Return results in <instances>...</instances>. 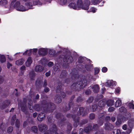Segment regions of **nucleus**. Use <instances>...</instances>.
Here are the masks:
<instances>
[{"instance_id":"1","label":"nucleus","mask_w":134,"mask_h":134,"mask_svg":"<svg viewBox=\"0 0 134 134\" xmlns=\"http://www.w3.org/2000/svg\"><path fill=\"white\" fill-rule=\"evenodd\" d=\"M63 66L66 68L69 66V64L73 62V58L71 55H65L63 58Z\"/></svg>"},{"instance_id":"2","label":"nucleus","mask_w":134,"mask_h":134,"mask_svg":"<svg viewBox=\"0 0 134 134\" xmlns=\"http://www.w3.org/2000/svg\"><path fill=\"white\" fill-rule=\"evenodd\" d=\"M56 109V106L54 104L51 102H49L47 106L43 108V111L44 113H48L53 112Z\"/></svg>"},{"instance_id":"3","label":"nucleus","mask_w":134,"mask_h":134,"mask_svg":"<svg viewBox=\"0 0 134 134\" xmlns=\"http://www.w3.org/2000/svg\"><path fill=\"white\" fill-rule=\"evenodd\" d=\"M66 116L68 118H70L71 117L74 122V125L75 127L76 128L79 125L80 119L79 117H77L76 115H71L70 114H67Z\"/></svg>"},{"instance_id":"4","label":"nucleus","mask_w":134,"mask_h":134,"mask_svg":"<svg viewBox=\"0 0 134 134\" xmlns=\"http://www.w3.org/2000/svg\"><path fill=\"white\" fill-rule=\"evenodd\" d=\"M80 89L83 88L86 86L87 84V81L85 79H82L79 81H77Z\"/></svg>"},{"instance_id":"5","label":"nucleus","mask_w":134,"mask_h":134,"mask_svg":"<svg viewBox=\"0 0 134 134\" xmlns=\"http://www.w3.org/2000/svg\"><path fill=\"white\" fill-rule=\"evenodd\" d=\"M134 124V119L131 118L128 121V125L129 126V128L128 129L126 132L127 133L129 134L132 131V129L133 128Z\"/></svg>"},{"instance_id":"6","label":"nucleus","mask_w":134,"mask_h":134,"mask_svg":"<svg viewBox=\"0 0 134 134\" xmlns=\"http://www.w3.org/2000/svg\"><path fill=\"white\" fill-rule=\"evenodd\" d=\"M38 128L40 131L43 132L47 130L48 127L46 125L41 124L38 125Z\"/></svg>"},{"instance_id":"7","label":"nucleus","mask_w":134,"mask_h":134,"mask_svg":"<svg viewBox=\"0 0 134 134\" xmlns=\"http://www.w3.org/2000/svg\"><path fill=\"white\" fill-rule=\"evenodd\" d=\"M78 85V83H77V81L75 83H74L71 85L70 88L71 90L73 91H79L80 90V88Z\"/></svg>"},{"instance_id":"8","label":"nucleus","mask_w":134,"mask_h":134,"mask_svg":"<svg viewBox=\"0 0 134 134\" xmlns=\"http://www.w3.org/2000/svg\"><path fill=\"white\" fill-rule=\"evenodd\" d=\"M49 130L51 131L53 133H58V128L56 125L54 124L53 123L51 124L50 126Z\"/></svg>"},{"instance_id":"9","label":"nucleus","mask_w":134,"mask_h":134,"mask_svg":"<svg viewBox=\"0 0 134 134\" xmlns=\"http://www.w3.org/2000/svg\"><path fill=\"white\" fill-rule=\"evenodd\" d=\"M104 129L105 130L108 131H111L114 128L113 125L109 122H107L104 124Z\"/></svg>"},{"instance_id":"10","label":"nucleus","mask_w":134,"mask_h":134,"mask_svg":"<svg viewBox=\"0 0 134 134\" xmlns=\"http://www.w3.org/2000/svg\"><path fill=\"white\" fill-rule=\"evenodd\" d=\"M48 51L45 48H41L39 49L38 54L39 55L44 56L47 55Z\"/></svg>"},{"instance_id":"11","label":"nucleus","mask_w":134,"mask_h":134,"mask_svg":"<svg viewBox=\"0 0 134 134\" xmlns=\"http://www.w3.org/2000/svg\"><path fill=\"white\" fill-rule=\"evenodd\" d=\"M77 114L78 116L82 115L83 116H85L86 114V112L85 111L83 107H81L79 108Z\"/></svg>"},{"instance_id":"12","label":"nucleus","mask_w":134,"mask_h":134,"mask_svg":"<svg viewBox=\"0 0 134 134\" xmlns=\"http://www.w3.org/2000/svg\"><path fill=\"white\" fill-rule=\"evenodd\" d=\"M44 107H42V105L41 104H36L34 105V108L36 111H39L42 110L43 111V108Z\"/></svg>"},{"instance_id":"13","label":"nucleus","mask_w":134,"mask_h":134,"mask_svg":"<svg viewBox=\"0 0 134 134\" xmlns=\"http://www.w3.org/2000/svg\"><path fill=\"white\" fill-rule=\"evenodd\" d=\"M10 103V101L8 100H6L3 101L1 107V109H3L5 108L8 106Z\"/></svg>"},{"instance_id":"14","label":"nucleus","mask_w":134,"mask_h":134,"mask_svg":"<svg viewBox=\"0 0 134 134\" xmlns=\"http://www.w3.org/2000/svg\"><path fill=\"white\" fill-rule=\"evenodd\" d=\"M68 74L65 70H62L60 73V78L61 79H64L66 77Z\"/></svg>"},{"instance_id":"15","label":"nucleus","mask_w":134,"mask_h":134,"mask_svg":"<svg viewBox=\"0 0 134 134\" xmlns=\"http://www.w3.org/2000/svg\"><path fill=\"white\" fill-rule=\"evenodd\" d=\"M19 108H20L21 110L24 113H25V102H21L19 103Z\"/></svg>"},{"instance_id":"16","label":"nucleus","mask_w":134,"mask_h":134,"mask_svg":"<svg viewBox=\"0 0 134 134\" xmlns=\"http://www.w3.org/2000/svg\"><path fill=\"white\" fill-rule=\"evenodd\" d=\"M45 117V114L43 113H41L38 115L37 119L38 121H41L43 120Z\"/></svg>"},{"instance_id":"17","label":"nucleus","mask_w":134,"mask_h":134,"mask_svg":"<svg viewBox=\"0 0 134 134\" xmlns=\"http://www.w3.org/2000/svg\"><path fill=\"white\" fill-rule=\"evenodd\" d=\"M84 130L86 133H89L90 132L92 131V127L91 125H88L84 127Z\"/></svg>"},{"instance_id":"18","label":"nucleus","mask_w":134,"mask_h":134,"mask_svg":"<svg viewBox=\"0 0 134 134\" xmlns=\"http://www.w3.org/2000/svg\"><path fill=\"white\" fill-rule=\"evenodd\" d=\"M42 80L40 79H37L35 82V85L37 88H40L41 87Z\"/></svg>"},{"instance_id":"19","label":"nucleus","mask_w":134,"mask_h":134,"mask_svg":"<svg viewBox=\"0 0 134 134\" xmlns=\"http://www.w3.org/2000/svg\"><path fill=\"white\" fill-rule=\"evenodd\" d=\"M92 88L94 93H98L99 92L100 89L99 86L98 85H94L92 87Z\"/></svg>"},{"instance_id":"20","label":"nucleus","mask_w":134,"mask_h":134,"mask_svg":"<svg viewBox=\"0 0 134 134\" xmlns=\"http://www.w3.org/2000/svg\"><path fill=\"white\" fill-rule=\"evenodd\" d=\"M44 69L43 67L42 66L39 65L36 66L35 69V71L36 72H41Z\"/></svg>"},{"instance_id":"21","label":"nucleus","mask_w":134,"mask_h":134,"mask_svg":"<svg viewBox=\"0 0 134 134\" xmlns=\"http://www.w3.org/2000/svg\"><path fill=\"white\" fill-rule=\"evenodd\" d=\"M62 101L61 96L59 94H57L55 96V102L57 103H60Z\"/></svg>"},{"instance_id":"22","label":"nucleus","mask_w":134,"mask_h":134,"mask_svg":"<svg viewBox=\"0 0 134 134\" xmlns=\"http://www.w3.org/2000/svg\"><path fill=\"white\" fill-rule=\"evenodd\" d=\"M32 62V61L31 58L30 57H29L26 62V66L27 67L29 66H30Z\"/></svg>"},{"instance_id":"23","label":"nucleus","mask_w":134,"mask_h":134,"mask_svg":"<svg viewBox=\"0 0 134 134\" xmlns=\"http://www.w3.org/2000/svg\"><path fill=\"white\" fill-rule=\"evenodd\" d=\"M71 107H73L71 105H69L68 104V106L66 105H65L63 107V110L64 112H67L70 110Z\"/></svg>"},{"instance_id":"24","label":"nucleus","mask_w":134,"mask_h":134,"mask_svg":"<svg viewBox=\"0 0 134 134\" xmlns=\"http://www.w3.org/2000/svg\"><path fill=\"white\" fill-rule=\"evenodd\" d=\"M92 65L90 64H86L85 66V68L87 71H91L92 68Z\"/></svg>"},{"instance_id":"25","label":"nucleus","mask_w":134,"mask_h":134,"mask_svg":"<svg viewBox=\"0 0 134 134\" xmlns=\"http://www.w3.org/2000/svg\"><path fill=\"white\" fill-rule=\"evenodd\" d=\"M88 121V119H85L82 120L80 122H79V125L80 126H82L83 125L87 123Z\"/></svg>"},{"instance_id":"26","label":"nucleus","mask_w":134,"mask_h":134,"mask_svg":"<svg viewBox=\"0 0 134 134\" xmlns=\"http://www.w3.org/2000/svg\"><path fill=\"white\" fill-rule=\"evenodd\" d=\"M84 100V98L82 97V95H81L77 98L76 102L77 103H81Z\"/></svg>"},{"instance_id":"27","label":"nucleus","mask_w":134,"mask_h":134,"mask_svg":"<svg viewBox=\"0 0 134 134\" xmlns=\"http://www.w3.org/2000/svg\"><path fill=\"white\" fill-rule=\"evenodd\" d=\"M24 60L23 59H21L19 60L16 61L15 64L16 65H22L24 62Z\"/></svg>"},{"instance_id":"28","label":"nucleus","mask_w":134,"mask_h":134,"mask_svg":"<svg viewBox=\"0 0 134 134\" xmlns=\"http://www.w3.org/2000/svg\"><path fill=\"white\" fill-rule=\"evenodd\" d=\"M75 97V95H73L72 96L70 99V101L69 103V105H71L72 106H74V102H73V100L74 99Z\"/></svg>"},{"instance_id":"29","label":"nucleus","mask_w":134,"mask_h":134,"mask_svg":"<svg viewBox=\"0 0 134 134\" xmlns=\"http://www.w3.org/2000/svg\"><path fill=\"white\" fill-rule=\"evenodd\" d=\"M114 101L113 100L109 99L106 102L107 105L108 106L113 105L114 104Z\"/></svg>"},{"instance_id":"30","label":"nucleus","mask_w":134,"mask_h":134,"mask_svg":"<svg viewBox=\"0 0 134 134\" xmlns=\"http://www.w3.org/2000/svg\"><path fill=\"white\" fill-rule=\"evenodd\" d=\"M26 6L27 7V8H26V11L28 10L29 9L31 8L32 6V2H28L26 3Z\"/></svg>"},{"instance_id":"31","label":"nucleus","mask_w":134,"mask_h":134,"mask_svg":"<svg viewBox=\"0 0 134 134\" xmlns=\"http://www.w3.org/2000/svg\"><path fill=\"white\" fill-rule=\"evenodd\" d=\"M131 117V115L130 113L128 112L126 113L125 115L124 116V118L125 119V120H127L130 119Z\"/></svg>"},{"instance_id":"32","label":"nucleus","mask_w":134,"mask_h":134,"mask_svg":"<svg viewBox=\"0 0 134 134\" xmlns=\"http://www.w3.org/2000/svg\"><path fill=\"white\" fill-rule=\"evenodd\" d=\"M63 115L61 113L58 112L55 114V118L58 120L61 117H63Z\"/></svg>"},{"instance_id":"33","label":"nucleus","mask_w":134,"mask_h":134,"mask_svg":"<svg viewBox=\"0 0 134 134\" xmlns=\"http://www.w3.org/2000/svg\"><path fill=\"white\" fill-rule=\"evenodd\" d=\"M58 85L57 87V89L56 90V91L57 92H58V91H60V90H61L62 86V83L61 82H59L58 83Z\"/></svg>"},{"instance_id":"34","label":"nucleus","mask_w":134,"mask_h":134,"mask_svg":"<svg viewBox=\"0 0 134 134\" xmlns=\"http://www.w3.org/2000/svg\"><path fill=\"white\" fill-rule=\"evenodd\" d=\"M77 7L78 8H81L83 4L82 0H78L76 3Z\"/></svg>"},{"instance_id":"35","label":"nucleus","mask_w":134,"mask_h":134,"mask_svg":"<svg viewBox=\"0 0 134 134\" xmlns=\"http://www.w3.org/2000/svg\"><path fill=\"white\" fill-rule=\"evenodd\" d=\"M113 83L111 81H108L105 83V86L108 87H110L113 86Z\"/></svg>"},{"instance_id":"36","label":"nucleus","mask_w":134,"mask_h":134,"mask_svg":"<svg viewBox=\"0 0 134 134\" xmlns=\"http://www.w3.org/2000/svg\"><path fill=\"white\" fill-rule=\"evenodd\" d=\"M105 105V102L102 100L99 101L98 103V105L100 107H104Z\"/></svg>"},{"instance_id":"37","label":"nucleus","mask_w":134,"mask_h":134,"mask_svg":"<svg viewBox=\"0 0 134 134\" xmlns=\"http://www.w3.org/2000/svg\"><path fill=\"white\" fill-rule=\"evenodd\" d=\"M35 75V74L34 71H32L29 73V77L31 80H33L34 79Z\"/></svg>"},{"instance_id":"38","label":"nucleus","mask_w":134,"mask_h":134,"mask_svg":"<svg viewBox=\"0 0 134 134\" xmlns=\"http://www.w3.org/2000/svg\"><path fill=\"white\" fill-rule=\"evenodd\" d=\"M121 101L120 100H117L115 103V106L116 107L120 106L121 104Z\"/></svg>"},{"instance_id":"39","label":"nucleus","mask_w":134,"mask_h":134,"mask_svg":"<svg viewBox=\"0 0 134 134\" xmlns=\"http://www.w3.org/2000/svg\"><path fill=\"white\" fill-rule=\"evenodd\" d=\"M89 4H83L82 5V7L81 8L82 9H84L85 10H87L89 9Z\"/></svg>"},{"instance_id":"40","label":"nucleus","mask_w":134,"mask_h":134,"mask_svg":"<svg viewBox=\"0 0 134 134\" xmlns=\"http://www.w3.org/2000/svg\"><path fill=\"white\" fill-rule=\"evenodd\" d=\"M31 131L34 133H37L38 131V128L36 126H32L31 127Z\"/></svg>"},{"instance_id":"41","label":"nucleus","mask_w":134,"mask_h":134,"mask_svg":"<svg viewBox=\"0 0 134 134\" xmlns=\"http://www.w3.org/2000/svg\"><path fill=\"white\" fill-rule=\"evenodd\" d=\"M69 6L70 8H72L74 9H76L77 7L75 3L72 2L70 3L69 5Z\"/></svg>"},{"instance_id":"42","label":"nucleus","mask_w":134,"mask_h":134,"mask_svg":"<svg viewBox=\"0 0 134 134\" xmlns=\"http://www.w3.org/2000/svg\"><path fill=\"white\" fill-rule=\"evenodd\" d=\"M72 126L71 124H69L67 126V129L66 132L68 133L70 132L71 130L72 129Z\"/></svg>"},{"instance_id":"43","label":"nucleus","mask_w":134,"mask_h":134,"mask_svg":"<svg viewBox=\"0 0 134 134\" xmlns=\"http://www.w3.org/2000/svg\"><path fill=\"white\" fill-rule=\"evenodd\" d=\"M41 104L42 107H46L47 106V105L48 104L47 101L45 100H42L41 102Z\"/></svg>"},{"instance_id":"44","label":"nucleus","mask_w":134,"mask_h":134,"mask_svg":"<svg viewBox=\"0 0 134 134\" xmlns=\"http://www.w3.org/2000/svg\"><path fill=\"white\" fill-rule=\"evenodd\" d=\"M66 120V119L65 117H64L63 118L61 119L60 121L59 122V124H62L63 123V124L61 125V126H63L65 124V122L64 121H65Z\"/></svg>"},{"instance_id":"45","label":"nucleus","mask_w":134,"mask_h":134,"mask_svg":"<svg viewBox=\"0 0 134 134\" xmlns=\"http://www.w3.org/2000/svg\"><path fill=\"white\" fill-rule=\"evenodd\" d=\"M93 96H90L88 98L86 101V102L88 103H90L93 102Z\"/></svg>"},{"instance_id":"46","label":"nucleus","mask_w":134,"mask_h":134,"mask_svg":"<svg viewBox=\"0 0 134 134\" xmlns=\"http://www.w3.org/2000/svg\"><path fill=\"white\" fill-rule=\"evenodd\" d=\"M133 102L132 100V103H129L128 104V106L130 109H134V104L133 103Z\"/></svg>"},{"instance_id":"47","label":"nucleus","mask_w":134,"mask_h":134,"mask_svg":"<svg viewBox=\"0 0 134 134\" xmlns=\"http://www.w3.org/2000/svg\"><path fill=\"white\" fill-rule=\"evenodd\" d=\"M16 9L19 11H23L25 10V8L24 7L23 5L20 6L17 8Z\"/></svg>"},{"instance_id":"48","label":"nucleus","mask_w":134,"mask_h":134,"mask_svg":"<svg viewBox=\"0 0 134 134\" xmlns=\"http://www.w3.org/2000/svg\"><path fill=\"white\" fill-rule=\"evenodd\" d=\"M20 125V124L19 120L18 119L16 120L15 123V126L18 129V130H19L18 129L19 128Z\"/></svg>"},{"instance_id":"49","label":"nucleus","mask_w":134,"mask_h":134,"mask_svg":"<svg viewBox=\"0 0 134 134\" xmlns=\"http://www.w3.org/2000/svg\"><path fill=\"white\" fill-rule=\"evenodd\" d=\"M49 52V54L53 56L55 55L56 54V52L54 50H50Z\"/></svg>"},{"instance_id":"50","label":"nucleus","mask_w":134,"mask_h":134,"mask_svg":"<svg viewBox=\"0 0 134 134\" xmlns=\"http://www.w3.org/2000/svg\"><path fill=\"white\" fill-rule=\"evenodd\" d=\"M98 105L96 104H95L92 105V109L93 111H95L97 109L98 107Z\"/></svg>"},{"instance_id":"51","label":"nucleus","mask_w":134,"mask_h":134,"mask_svg":"<svg viewBox=\"0 0 134 134\" xmlns=\"http://www.w3.org/2000/svg\"><path fill=\"white\" fill-rule=\"evenodd\" d=\"M52 117L48 116L47 117V119L48 120V121L49 123L54 122V119H52Z\"/></svg>"},{"instance_id":"52","label":"nucleus","mask_w":134,"mask_h":134,"mask_svg":"<svg viewBox=\"0 0 134 134\" xmlns=\"http://www.w3.org/2000/svg\"><path fill=\"white\" fill-rule=\"evenodd\" d=\"M8 1L7 0H1L0 2V4L4 5L7 4Z\"/></svg>"},{"instance_id":"53","label":"nucleus","mask_w":134,"mask_h":134,"mask_svg":"<svg viewBox=\"0 0 134 134\" xmlns=\"http://www.w3.org/2000/svg\"><path fill=\"white\" fill-rule=\"evenodd\" d=\"M0 61L1 63H3L5 62L6 61V58L3 55L1 56L0 58Z\"/></svg>"},{"instance_id":"54","label":"nucleus","mask_w":134,"mask_h":134,"mask_svg":"<svg viewBox=\"0 0 134 134\" xmlns=\"http://www.w3.org/2000/svg\"><path fill=\"white\" fill-rule=\"evenodd\" d=\"M89 118L91 119H94L95 118V115L94 113H91L90 114Z\"/></svg>"},{"instance_id":"55","label":"nucleus","mask_w":134,"mask_h":134,"mask_svg":"<svg viewBox=\"0 0 134 134\" xmlns=\"http://www.w3.org/2000/svg\"><path fill=\"white\" fill-rule=\"evenodd\" d=\"M83 58L82 57H80L78 59V62L80 63H82L83 62Z\"/></svg>"},{"instance_id":"56","label":"nucleus","mask_w":134,"mask_h":134,"mask_svg":"<svg viewBox=\"0 0 134 134\" xmlns=\"http://www.w3.org/2000/svg\"><path fill=\"white\" fill-rule=\"evenodd\" d=\"M94 75H96L97 74H98L99 71L100 70L99 68L97 67L95 68H94Z\"/></svg>"},{"instance_id":"57","label":"nucleus","mask_w":134,"mask_h":134,"mask_svg":"<svg viewBox=\"0 0 134 134\" xmlns=\"http://www.w3.org/2000/svg\"><path fill=\"white\" fill-rule=\"evenodd\" d=\"M13 130V128L12 126L9 127L7 129V132L9 133H11Z\"/></svg>"},{"instance_id":"58","label":"nucleus","mask_w":134,"mask_h":134,"mask_svg":"<svg viewBox=\"0 0 134 134\" xmlns=\"http://www.w3.org/2000/svg\"><path fill=\"white\" fill-rule=\"evenodd\" d=\"M116 125L119 126L120 125L121 123V121L120 119H118L116 122Z\"/></svg>"},{"instance_id":"59","label":"nucleus","mask_w":134,"mask_h":134,"mask_svg":"<svg viewBox=\"0 0 134 134\" xmlns=\"http://www.w3.org/2000/svg\"><path fill=\"white\" fill-rule=\"evenodd\" d=\"M91 90L90 89H88L85 91V93L86 95H88L91 94Z\"/></svg>"},{"instance_id":"60","label":"nucleus","mask_w":134,"mask_h":134,"mask_svg":"<svg viewBox=\"0 0 134 134\" xmlns=\"http://www.w3.org/2000/svg\"><path fill=\"white\" fill-rule=\"evenodd\" d=\"M103 123V121L102 119H99V120L98 124L100 126L102 125Z\"/></svg>"},{"instance_id":"61","label":"nucleus","mask_w":134,"mask_h":134,"mask_svg":"<svg viewBox=\"0 0 134 134\" xmlns=\"http://www.w3.org/2000/svg\"><path fill=\"white\" fill-rule=\"evenodd\" d=\"M20 69L21 73L22 74H23L25 69V66L24 65H23L20 68Z\"/></svg>"},{"instance_id":"62","label":"nucleus","mask_w":134,"mask_h":134,"mask_svg":"<svg viewBox=\"0 0 134 134\" xmlns=\"http://www.w3.org/2000/svg\"><path fill=\"white\" fill-rule=\"evenodd\" d=\"M101 2L100 0H93V2L94 5L99 3Z\"/></svg>"},{"instance_id":"63","label":"nucleus","mask_w":134,"mask_h":134,"mask_svg":"<svg viewBox=\"0 0 134 134\" xmlns=\"http://www.w3.org/2000/svg\"><path fill=\"white\" fill-rule=\"evenodd\" d=\"M98 128V126L97 124H95L93 125L92 127V130L94 129L95 130H97Z\"/></svg>"},{"instance_id":"64","label":"nucleus","mask_w":134,"mask_h":134,"mask_svg":"<svg viewBox=\"0 0 134 134\" xmlns=\"http://www.w3.org/2000/svg\"><path fill=\"white\" fill-rule=\"evenodd\" d=\"M102 70L103 72L105 73L107 71L108 69L106 67H104L102 68Z\"/></svg>"}]
</instances>
